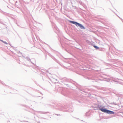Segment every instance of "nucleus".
<instances>
[{"instance_id":"obj_8","label":"nucleus","mask_w":123,"mask_h":123,"mask_svg":"<svg viewBox=\"0 0 123 123\" xmlns=\"http://www.w3.org/2000/svg\"><path fill=\"white\" fill-rule=\"evenodd\" d=\"M18 53H21L20 51H19L18 52Z\"/></svg>"},{"instance_id":"obj_5","label":"nucleus","mask_w":123,"mask_h":123,"mask_svg":"<svg viewBox=\"0 0 123 123\" xmlns=\"http://www.w3.org/2000/svg\"><path fill=\"white\" fill-rule=\"evenodd\" d=\"M0 41L2 42L3 43H4L5 44H8V43L6 42H5L4 41H3L2 40H1L0 39Z\"/></svg>"},{"instance_id":"obj_11","label":"nucleus","mask_w":123,"mask_h":123,"mask_svg":"<svg viewBox=\"0 0 123 123\" xmlns=\"http://www.w3.org/2000/svg\"><path fill=\"white\" fill-rule=\"evenodd\" d=\"M16 2H17V1H16Z\"/></svg>"},{"instance_id":"obj_7","label":"nucleus","mask_w":123,"mask_h":123,"mask_svg":"<svg viewBox=\"0 0 123 123\" xmlns=\"http://www.w3.org/2000/svg\"><path fill=\"white\" fill-rule=\"evenodd\" d=\"M25 58L28 61H30L32 63H33L31 61L30 59L29 58V57H27Z\"/></svg>"},{"instance_id":"obj_6","label":"nucleus","mask_w":123,"mask_h":123,"mask_svg":"<svg viewBox=\"0 0 123 123\" xmlns=\"http://www.w3.org/2000/svg\"><path fill=\"white\" fill-rule=\"evenodd\" d=\"M93 47L96 49H99V48L96 45H94L93 46Z\"/></svg>"},{"instance_id":"obj_2","label":"nucleus","mask_w":123,"mask_h":123,"mask_svg":"<svg viewBox=\"0 0 123 123\" xmlns=\"http://www.w3.org/2000/svg\"><path fill=\"white\" fill-rule=\"evenodd\" d=\"M70 23L75 25L77 27H80L81 29H85V28L81 24L76 22L70 20Z\"/></svg>"},{"instance_id":"obj_9","label":"nucleus","mask_w":123,"mask_h":123,"mask_svg":"<svg viewBox=\"0 0 123 123\" xmlns=\"http://www.w3.org/2000/svg\"><path fill=\"white\" fill-rule=\"evenodd\" d=\"M118 17L119 18H120L121 19H122L120 18V17Z\"/></svg>"},{"instance_id":"obj_3","label":"nucleus","mask_w":123,"mask_h":123,"mask_svg":"<svg viewBox=\"0 0 123 123\" xmlns=\"http://www.w3.org/2000/svg\"><path fill=\"white\" fill-rule=\"evenodd\" d=\"M100 110L104 112H106L108 114H114V112L111 111H109L108 110H107L105 109H104L103 108H100Z\"/></svg>"},{"instance_id":"obj_4","label":"nucleus","mask_w":123,"mask_h":123,"mask_svg":"<svg viewBox=\"0 0 123 123\" xmlns=\"http://www.w3.org/2000/svg\"><path fill=\"white\" fill-rule=\"evenodd\" d=\"M65 30L67 34L68 35L69 33V31L68 28L67 27L65 28Z\"/></svg>"},{"instance_id":"obj_1","label":"nucleus","mask_w":123,"mask_h":123,"mask_svg":"<svg viewBox=\"0 0 123 123\" xmlns=\"http://www.w3.org/2000/svg\"><path fill=\"white\" fill-rule=\"evenodd\" d=\"M69 41L68 39L65 38H60V42L62 47H65L66 51L68 53L69 52L68 50H67V49L68 48V43H66Z\"/></svg>"},{"instance_id":"obj_10","label":"nucleus","mask_w":123,"mask_h":123,"mask_svg":"<svg viewBox=\"0 0 123 123\" xmlns=\"http://www.w3.org/2000/svg\"><path fill=\"white\" fill-rule=\"evenodd\" d=\"M100 77H103V76H101Z\"/></svg>"}]
</instances>
